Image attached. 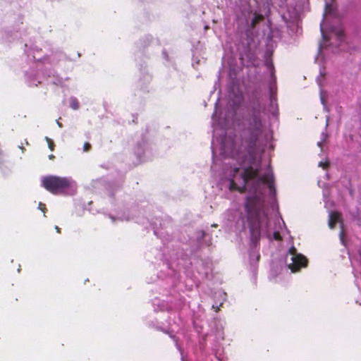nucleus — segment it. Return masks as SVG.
Masks as SVG:
<instances>
[{
	"instance_id": "nucleus-10",
	"label": "nucleus",
	"mask_w": 361,
	"mask_h": 361,
	"mask_svg": "<svg viewBox=\"0 0 361 361\" xmlns=\"http://www.w3.org/2000/svg\"><path fill=\"white\" fill-rule=\"evenodd\" d=\"M250 25L252 27H254L256 24L262 19V16L258 14L257 12H255L252 14V16H250Z\"/></svg>"
},
{
	"instance_id": "nucleus-19",
	"label": "nucleus",
	"mask_w": 361,
	"mask_h": 361,
	"mask_svg": "<svg viewBox=\"0 0 361 361\" xmlns=\"http://www.w3.org/2000/svg\"><path fill=\"white\" fill-rule=\"evenodd\" d=\"M318 166H319V167H322V168H323V169H326V168H327V166H329V162H328V161H325V162H324V161H319V162Z\"/></svg>"
},
{
	"instance_id": "nucleus-5",
	"label": "nucleus",
	"mask_w": 361,
	"mask_h": 361,
	"mask_svg": "<svg viewBox=\"0 0 361 361\" xmlns=\"http://www.w3.org/2000/svg\"><path fill=\"white\" fill-rule=\"evenodd\" d=\"M285 263L292 272H296L300 268L307 266V259L305 256L298 253L295 247L292 246L286 255Z\"/></svg>"
},
{
	"instance_id": "nucleus-21",
	"label": "nucleus",
	"mask_w": 361,
	"mask_h": 361,
	"mask_svg": "<svg viewBox=\"0 0 361 361\" xmlns=\"http://www.w3.org/2000/svg\"><path fill=\"white\" fill-rule=\"evenodd\" d=\"M38 209L42 210L43 212H45L46 208H45V205L43 203L39 202Z\"/></svg>"
},
{
	"instance_id": "nucleus-28",
	"label": "nucleus",
	"mask_w": 361,
	"mask_h": 361,
	"mask_svg": "<svg viewBox=\"0 0 361 361\" xmlns=\"http://www.w3.org/2000/svg\"><path fill=\"white\" fill-rule=\"evenodd\" d=\"M49 159H53L54 158V156L53 154H51L49 156Z\"/></svg>"
},
{
	"instance_id": "nucleus-8",
	"label": "nucleus",
	"mask_w": 361,
	"mask_h": 361,
	"mask_svg": "<svg viewBox=\"0 0 361 361\" xmlns=\"http://www.w3.org/2000/svg\"><path fill=\"white\" fill-rule=\"evenodd\" d=\"M341 214L336 212H330L329 214V226L330 228H334L335 224L340 221Z\"/></svg>"
},
{
	"instance_id": "nucleus-15",
	"label": "nucleus",
	"mask_w": 361,
	"mask_h": 361,
	"mask_svg": "<svg viewBox=\"0 0 361 361\" xmlns=\"http://www.w3.org/2000/svg\"><path fill=\"white\" fill-rule=\"evenodd\" d=\"M325 75V72L324 71H322V69H320V75L318 76L317 78V84L319 85V86L321 87H322V80H321V78L322 77H324Z\"/></svg>"
},
{
	"instance_id": "nucleus-1",
	"label": "nucleus",
	"mask_w": 361,
	"mask_h": 361,
	"mask_svg": "<svg viewBox=\"0 0 361 361\" xmlns=\"http://www.w3.org/2000/svg\"><path fill=\"white\" fill-rule=\"evenodd\" d=\"M264 106L257 101L247 119V127L239 137L226 134L221 137V154L224 157L223 177L230 190L248 192L245 199V231L250 238L249 260L254 268L259 260V243L261 237L281 240L276 222H270L262 189L268 183L271 195L275 194L274 176L269 165L262 169L260 149L257 140L263 128L262 113Z\"/></svg>"
},
{
	"instance_id": "nucleus-32",
	"label": "nucleus",
	"mask_w": 361,
	"mask_h": 361,
	"mask_svg": "<svg viewBox=\"0 0 361 361\" xmlns=\"http://www.w3.org/2000/svg\"><path fill=\"white\" fill-rule=\"evenodd\" d=\"M111 219H112V221H115V218H114V217L111 216Z\"/></svg>"
},
{
	"instance_id": "nucleus-13",
	"label": "nucleus",
	"mask_w": 361,
	"mask_h": 361,
	"mask_svg": "<svg viewBox=\"0 0 361 361\" xmlns=\"http://www.w3.org/2000/svg\"><path fill=\"white\" fill-rule=\"evenodd\" d=\"M230 213L231 214V216L228 217V221H233L235 219V216L238 215V212H237L235 210V211L234 210H231V211L228 210V214Z\"/></svg>"
},
{
	"instance_id": "nucleus-23",
	"label": "nucleus",
	"mask_w": 361,
	"mask_h": 361,
	"mask_svg": "<svg viewBox=\"0 0 361 361\" xmlns=\"http://www.w3.org/2000/svg\"><path fill=\"white\" fill-rule=\"evenodd\" d=\"M29 83H30V85H35V86H37V85L36 83H35V82L32 81V80H30L29 81Z\"/></svg>"
},
{
	"instance_id": "nucleus-18",
	"label": "nucleus",
	"mask_w": 361,
	"mask_h": 361,
	"mask_svg": "<svg viewBox=\"0 0 361 361\" xmlns=\"http://www.w3.org/2000/svg\"><path fill=\"white\" fill-rule=\"evenodd\" d=\"M46 140L48 142V145H49V148L52 151L54 150V143L53 142L51 141V139H49L48 137H46Z\"/></svg>"
},
{
	"instance_id": "nucleus-2",
	"label": "nucleus",
	"mask_w": 361,
	"mask_h": 361,
	"mask_svg": "<svg viewBox=\"0 0 361 361\" xmlns=\"http://www.w3.org/2000/svg\"><path fill=\"white\" fill-rule=\"evenodd\" d=\"M74 181L66 177L47 176L42 178V185L53 194H60L72 187Z\"/></svg>"
},
{
	"instance_id": "nucleus-27",
	"label": "nucleus",
	"mask_w": 361,
	"mask_h": 361,
	"mask_svg": "<svg viewBox=\"0 0 361 361\" xmlns=\"http://www.w3.org/2000/svg\"><path fill=\"white\" fill-rule=\"evenodd\" d=\"M55 229L56 230V231H57L58 233H59V232H60V228H59L57 226H55Z\"/></svg>"
},
{
	"instance_id": "nucleus-6",
	"label": "nucleus",
	"mask_w": 361,
	"mask_h": 361,
	"mask_svg": "<svg viewBox=\"0 0 361 361\" xmlns=\"http://www.w3.org/2000/svg\"><path fill=\"white\" fill-rule=\"evenodd\" d=\"M212 126L214 128V134H213V140H212V153L214 154V149L213 145L214 144L215 140H216V141H219V139L216 137V131H217V126H220L219 121L216 118V110L213 114V115L212 116ZM221 128H222L221 125Z\"/></svg>"
},
{
	"instance_id": "nucleus-25",
	"label": "nucleus",
	"mask_w": 361,
	"mask_h": 361,
	"mask_svg": "<svg viewBox=\"0 0 361 361\" xmlns=\"http://www.w3.org/2000/svg\"><path fill=\"white\" fill-rule=\"evenodd\" d=\"M216 166V161L214 159H213V166H212V169H213Z\"/></svg>"
},
{
	"instance_id": "nucleus-33",
	"label": "nucleus",
	"mask_w": 361,
	"mask_h": 361,
	"mask_svg": "<svg viewBox=\"0 0 361 361\" xmlns=\"http://www.w3.org/2000/svg\"><path fill=\"white\" fill-rule=\"evenodd\" d=\"M19 148H20L23 150L24 149L23 147H22V146H19Z\"/></svg>"
},
{
	"instance_id": "nucleus-26",
	"label": "nucleus",
	"mask_w": 361,
	"mask_h": 361,
	"mask_svg": "<svg viewBox=\"0 0 361 361\" xmlns=\"http://www.w3.org/2000/svg\"><path fill=\"white\" fill-rule=\"evenodd\" d=\"M56 123L60 128L62 127V124L59 121H56Z\"/></svg>"
},
{
	"instance_id": "nucleus-4",
	"label": "nucleus",
	"mask_w": 361,
	"mask_h": 361,
	"mask_svg": "<svg viewBox=\"0 0 361 361\" xmlns=\"http://www.w3.org/2000/svg\"><path fill=\"white\" fill-rule=\"evenodd\" d=\"M266 66L267 70L270 73L271 75V81L269 82V100H270V104L269 107V112L270 114H271L274 117H276L279 114V109H278V104L276 103V87L275 86L276 83V77L274 75L275 70L274 63L271 60H267L266 62Z\"/></svg>"
},
{
	"instance_id": "nucleus-7",
	"label": "nucleus",
	"mask_w": 361,
	"mask_h": 361,
	"mask_svg": "<svg viewBox=\"0 0 361 361\" xmlns=\"http://www.w3.org/2000/svg\"><path fill=\"white\" fill-rule=\"evenodd\" d=\"M262 192L264 193V195L265 207H267V199H268L269 202L270 204H271V207H273V204H274V202H275V196H276V191L275 190L274 195H271L268 183H266L265 188L262 189ZM266 209L268 212L267 207H266Z\"/></svg>"
},
{
	"instance_id": "nucleus-12",
	"label": "nucleus",
	"mask_w": 361,
	"mask_h": 361,
	"mask_svg": "<svg viewBox=\"0 0 361 361\" xmlns=\"http://www.w3.org/2000/svg\"><path fill=\"white\" fill-rule=\"evenodd\" d=\"M205 236V233L203 231H198L196 233V239L198 243H202V240Z\"/></svg>"
},
{
	"instance_id": "nucleus-31",
	"label": "nucleus",
	"mask_w": 361,
	"mask_h": 361,
	"mask_svg": "<svg viewBox=\"0 0 361 361\" xmlns=\"http://www.w3.org/2000/svg\"><path fill=\"white\" fill-rule=\"evenodd\" d=\"M216 307L217 310H219V307L217 306H216L215 305H212V308L213 309H215Z\"/></svg>"
},
{
	"instance_id": "nucleus-29",
	"label": "nucleus",
	"mask_w": 361,
	"mask_h": 361,
	"mask_svg": "<svg viewBox=\"0 0 361 361\" xmlns=\"http://www.w3.org/2000/svg\"><path fill=\"white\" fill-rule=\"evenodd\" d=\"M329 125V118L327 117L326 118V127H327Z\"/></svg>"
},
{
	"instance_id": "nucleus-34",
	"label": "nucleus",
	"mask_w": 361,
	"mask_h": 361,
	"mask_svg": "<svg viewBox=\"0 0 361 361\" xmlns=\"http://www.w3.org/2000/svg\"><path fill=\"white\" fill-rule=\"evenodd\" d=\"M283 225L285 226V222L282 220Z\"/></svg>"
},
{
	"instance_id": "nucleus-24",
	"label": "nucleus",
	"mask_w": 361,
	"mask_h": 361,
	"mask_svg": "<svg viewBox=\"0 0 361 361\" xmlns=\"http://www.w3.org/2000/svg\"><path fill=\"white\" fill-rule=\"evenodd\" d=\"M176 346H177V348H178V350L180 352V353H182V350H181V348L179 347V345H178V343H176Z\"/></svg>"
},
{
	"instance_id": "nucleus-22",
	"label": "nucleus",
	"mask_w": 361,
	"mask_h": 361,
	"mask_svg": "<svg viewBox=\"0 0 361 361\" xmlns=\"http://www.w3.org/2000/svg\"><path fill=\"white\" fill-rule=\"evenodd\" d=\"M62 79L61 78H56L55 80L53 81V83L56 84V85H59L61 83H62Z\"/></svg>"
},
{
	"instance_id": "nucleus-20",
	"label": "nucleus",
	"mask_w": 361,
	"mask_h": 361,
	"mask_svg": "<svg viewBox=\"0 0 361 361\" xmlns=\"http://www.w3.org/2000/svg\"><path fill=\"white\" fill-rule=\"evenodd\" d=\"M91 148V145L88 142H85L83 145V151L84 152H88Z\"/></svg>"
},
{
	"instance_id": "nucleus-35",
	"label": "nucleus",
	"mask_w": 361,
	"mask_h": 361,
	"mask_svg": "<svg viewBox=\"0 0 361 361\" xmlns=\"http://www.w3.org/2000/svg\"><path fill=\"white\" fill-rule=\"evenodd\" d=\"M217 104H218V102H216V104H215L216 106H217Z\"/></svg>"
},
{
	"instance_id": "nucleus-3",
	"label": "nucleus",
	"mask_w": 361,
	"mask_h": 361,
	"mask_svg": "<svg viewBox=\"0 0 361 361\" xmlns=\"http://www.w3.org/2000/svg\"><path fill=\"white\" fill-rule=\"evenodd\" d=\"M320 30L324 44L329 42V46L339 47L344 42L345 35L341 25L330 26L329 32L326 33L323 27V22L320 25Z\"/></svg>"
},
{
	"instance_id": "nucleus-11",
	"label": "nucleus",
	"mask_w": 361,
	"mask_h": 361,
	"mask_svg": "<svg viewBox=\"0 0 361 361\" xmlns=\"http://www.w3.org/2000/svg\"><path fill=\"white\" fill-rule=\"evenodd\" d=\"M69 106L74 110H78L80 107L79 102L76 97H71L69 99Z\"/></svg>"
},
{
	"instance_id": "nucleus-16",
	"label": "nucleus",
	"mask_w": 361,
	"mask_h": 361,
	"mask_svg": "<svg viewBox=\"0 0 361 361\" xmlns=\"http://www.w3.org/2000/svg\"><path fill=\"white\" fill-rule=\"evenodd\" d=\"M320 100H321L322 104L324 106V109L325 110H327L326 106V104H325L324 92H323L322 89H320Z\"/></svg>"
},
{
	"instance_id": "nucleus-14",
	"label": "nucleus",
	"mask_w": 361,
	"mask_h": 361,
	"mask_svg": "<svg viewBox=\"0 0 361 361\" xmlns=\"http://www.w3.org/2000/svg\"><path fill=\"white\" fill-rule=\"evenodd\" d=\"M327 137H328V135L326 133H322V140L317 142V145L319 147H321V148L322 147V143L326 141V140L327 139Z\"/></svg>"
},
{
	"instance_id": "nucleus-17",
	"label": "nucleus",
	"mask_w": 361,
	"mask_h": 361,
	"mask_svg": "<svg viewBox=\"0 0 361 361\" xmlns=\"http://www.w3.org/2000/svg\"><path fill=\"white\" fill-rule=\"evenodd\" d=\"M341 228H343V226L341 225ZM339 236H340V240L341 241V243L343 245H345V241H344V231H343V228L341 229V232H340V234H339Z\"/></svg>"
},
{
	"instance_id": "nucleus-30",
	"label": "nucleus",
	"mask_w": 361,
	"mask_h": 361,
	"mask_svg": "<svg viewBox=\"0 0 361 361\" xmlns=\"http://www.w3.org/2000/svg\"><path fill=\"white\" fill-rule=\"evenodd\" d=\"M322 47L323 45L322 44H319V50L321 51V49H322Z\"/></svg>"
},
{
	"instance_id": "nucleus-9",
	"label": "nucleus",
	"mask_w": 361,
	"mask_h": 361,
	"mask_svg": "<svg viewBox=\"0 0 361 361\" xmlns=\"http://www.w3.org/2000/svg\"><path fill=\"white\" fill-rule=\"evenodd\" d=\"M334 1V0H325L324 16L335 14Z\"/></svg>"
}]
</instances>
